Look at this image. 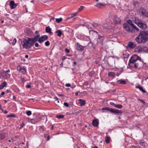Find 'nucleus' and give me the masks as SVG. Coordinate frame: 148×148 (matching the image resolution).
Masks as SVG:
<instances>
[{"label": "nucleus", "instance_id": "obj_1", "mask_svg": "<svg viewBox=\"0 0 148 148\" xmlns=\"http://www.w3.org/2000/svg\"><path fill=\"white\" fill-rule=\"evenodd\" d=\"M35 34L36 35H34V37L33 38H28V40L24 38L23 39L21 43L24 47L27 49L30 48L34 45V42L38 40L40 37V34L37 31L35 32Z\"/></svg>", "mask_w": 148, "mask_h": 148}, {"label": "nucleus", "instance_id": "obj_2", "mask_svg": "<svg viewBox=\"0 0 148 148\" xmlns=\"http://www.w3.org/2000/svg\"><path fill=\"white\" fill-rule=\"evenodd\" d=\"M135 40L138 43H145L148 40V31H141Z\"/></svg>", "mask_w": 148, "mask_h": 148}, {"label": "nucleus", "instance_id": "obj_3", "mask_svg": "<svg viewBox=\"0 0 148 148\" xmlns=\"http://www.w3.org/2000/svg\"><path fill=\"white\" fill-rule=\"evenodd\" d=\"M135 25L132 23L130 20H129L127 21V23H125L123 24V27L125 30L128 32L133 33L134 31L133 27Z\"/></svg>", "mask_w": 148, "mask_h": 148}, {"label": "nucleus", "instance_id": "obj_4", "mask_svg": "<svg viewBox=\"0 0 148 148\" xmlns=\"http://www.w3.org/2000/svg\"><path fill=\"white\" fill-rule=\"evenodd\" d=\"M136 23L138 27L141 29H145L147 28L146 23L141 20H138Z\"/></svg>", "mask_w": 148, "mask_h": 148}, {"label": "nucleus", "instance_id": "obj_5", "mask_svg": "<svg viewBox=\"0 0 148 148\" xmlns=\"http://www.w3.org/2000/svg\"><path fill=\"white\" fill-rule=\"evenodd\" d=\"M103 111H104L103 110H106L108 111H109L110 112L113 113H116V114L118 115H121L122 113V111L114 109L112 108L109 109L108 107L103 108L102 109Z\"/></svg>", "mask_w": 148, "mask_h": 148}, {"label": "nucleus", "instance_id": "obj_6", "mask_svg": "<svg viewBox=\"0 0 148 148\" xmlns=\"http://www.w3.org/2000/svg\"><path fill=\"white\" fill-rule=\"evenodd\" d=\"M135 51L136 52L139 53L143 52L148 53V48L146 46H144L138 47L136 48Z\"/></svg>", "mask_w": 148, "mask_h": 148}, {"label": "nucleus", "instance_id": "obj_7", "mask_svg": "<svg viewBox=\"0 0 148 148\" xmlns=\"http://www.w3.org/2000/svg\"><path fill=\"white\" fill-rule=\"evenodd\" d=\"M139 11L142 15L147 17L148 11H147L145 8L143 7L141 8L139 10Z\"/></svg>", "mask_w": 148, "mask_h": 148}, {"label": "nucleus", "instance_id": "obj_8", "mask_svg": "<svg viewBox=\"0 0 148 148\" xmlns=\"http://www.w3.org/2000/svg\"><path fill=\"white\" fill-rule=\"evenodd\" d=\"M48 38V37L46 35H44L40 38H39L38 41L39 43H42L44 41L47 40Z\"/></svg>", "mask_w": 148, "mask_h": 148}, {"label": "nucleus", "instance_id": "obj_9", "mask_svg": "<svg viewBox=\"0 0 148 148\" xmlns=\"http://www.w3.org/2000/svg\"><path fill=\"white\" fill-rule=\"evenodd\" d=\"M17 70L19 72H21L23 74L25 73L26 72V69L25 68H22L20 65H18L17 66Z\"/></svg>", "mask_w": 148, "mask_h": 148}, {"label": "nucleus", "instance_id": "obj_10", "mask_svg": "<svg viewBox=\"0 0 148 148\" xmlns=\"http://www.w3.org/2000/svg\"><path fill=\"white\" fill-rule=\"evenodd\" d=\"M104 40V37L103 36H99L97 40V43L101 45H103V42Z\"/></svg>", "mask_w": 148, "mask_h": 148}, {"label": "nucleus", "instance_id": "obj_11", "mask_svg": "<svg viewBox=\"0 0 148 148\" xmlns=\"http://www.w3.org/2000/svg\"><path fill=\"white\" fill-rule=\"evenodd\" d=\"M137 57L139 59V61L138 62H135V63L134 64V67L136 69H139L140 68L141 66V65L140 64H142V63L140 61V59L141 58L140 57H139L138 56H137Z\"/></svg>", "mask_w": 148, "mask_h": 148}, {"label": "nucleus", "instance_id": "obj_12", "mask_svg": "<svg viewBox=\"0 0 148 148\" xmlns=\"http://www.w3.org/2000/svg\"><path fill=\"white\" fill-rule=\"evenodd\" d=\"M114 21L115 23L116 24H119L121 23V20L120 18L116 16L114 17Z\"/></svg>", "mask_w": 148, "mask_h": 148}, {"label": "nucleus", "instance_id": "obj_13", "mask_svg": "<svg viewBox=\"0 0 148 148\" xmlns=\"http://www.w3.org/2000/svg\"><path fill=\"white\" fill-rule=\"evenodd\" d=\"M136 44L134 42H128L127 46L131 49H133L134 48L136 47Z\"/></svg>", "mask_w": 148, "mask_h": 148}, {"label": "nucleus", "instance_id": "obj_14", "mask_svg": "<svg viewBox=\"0 0 148 148\" xmlns=\"http://www.w3.org/2000/svg\"><path fill=\"white\" fill-rule=\"evenodd\" d=\"M9 5L12 9L14 8L17 5L15 3L14 1H11L10 2Z\"/></svg>", "mask_w": 148, "mask_h": 148}, {"label": "nucleus", "instance_id": "obj_15", "mask_svg": "<svg viewBox=\"0 0 148 148\" xmlns=\"http://www.w3.org/2000/svg\"><path fill=\"white\" fill-rule=\"evenodd\" d=\"M138 60V58L135 59L134 57H132L130 58L129 61V64L130 63L134 64L135 62H136Z\"/></svg>", "mask_w": 148, "mask_h": 148}, {"label": "nucleus", "instance_id": "obj_16", "mask_svg": "<svg viewBox=\"0 0 148 148\" xmlns=\"http://www.w3.org/2000/svg\"><path fill=\"white\" fill-rule=\"evenodd\" d=\"M119 101L121 102H124L126 100V98L123 96H119L117 98Z\"/></svg>", "mask_w": 148, "mask_h": 148}, {"label": "nucleus", "instance_id": "obj_17", "mask_svg": "<svg viewBox=\"0 0 148 148\" xmlns=\"http://www.w3.org/2000/svg\"><path fill=\"white\" fill-rule=\"evenodd\" d=\"M84 47H83L82 46L79 44L78 43L76 46V48L77 49L80 51H82L84 49Z\"/></svg>", "mask_w": 148, "mask_h": 148}, {"label": "nucleus", "instance_id": "obj_18", "mask_svg": "<svg viewBox=\"0 0 148 148\" xmlns=\"http://www.w3.org/2000/svg\"><path fill=\"white\" fill-rule=\"evenodd\" d=\"M79 101V103L81 106H84L86 103V101L82 99H79L78 100Z\"/></svg>", "mask_w": 148, "mask_h": 148}, {"label": "nucleus", "instance_id": "obj_19", "mask_svg": "<svg viewBox=\"0 0 148 148\" xmlns=\"http://www.w3.org/2000/svg\"><path fill=\"white\" fill-rule=\"evenodd\" d=\"M99 124L98 121L94 119L92 122V125L95 127H97L98 126Z\"/></svg>", "mask_w": 148, "mask_h": 148}, {"label": "nucleus", "instance_id": "obj_20", "mask_svg": "<svg viewBox=\"0 0 148 148\" xmlns=\"http://www.w3.org/2000/svg\"><path fill=\"white\" fill-rule=\"evenodd\" d=\"M51 29L48 26L46 27L45 31L46 32L49 33V34H52V32H51Z\"/></svg>", "mask_w": 148, "mask_h": 148}, {"label": "nucleus", "instance_id": "obj_21", "mask_svg": "<svg viewBox=\"0 0 148 148\" xmlns=\"http://www.w3.org/2000/svg\"><path fill=\"white\" fill-rule=\"evenodd\" d=\"M6 134L5 133H0V139H4L5 137Z\"/></svg>", "mask_w": 148, "mask_h": 148}, {"label": "nucleus", "instance_id": "obj_22", "mask_svg": "<svg viewBox=\"0 0 148 148\" xmlns=\"http://www.w3.org/2000/svg\"><path fill=\"white\" fill-rule=\"evenodd\" d=\"M136 87L137 88H139L140 90L141 91H142L143 92H145L146 91L145 90H144L143 88L139 86H136Z\"/></svg>", "mask_w": 148, "mask_h": 148}, {"label": "nucleus", "instance_id": "obj_23", "mask_svg": "<svg viewBox=\"0 0 148 148\" xmlns=\"http://www.w3.org/2000/svg\"><path fill=\"white\" fill-rule=\"evenodd\" d=\"M56 33L57 34V35L59 37H60L62 34L61 31L60 30H57Z\"/></svg>", "mask_w": 148, "mask_h": 148}, {"label": "nucleus", "instance_id": "obj_24", "mask_svg": "<svg viewBox=\"0 0 148 148\" xmlns=\"http://www.w3.org/2000/svg\"><path fill=\"white\" fill-rule=\"evenodd\" d=\"M119 82V83L121 84H125L126 83V82L125 80L121 79L117 81Z\"/></svg>", "mask_w": 148, "mask_h": 148}, {"label": "nucleus", "instance_id": "obj_25", "mask_svg": "<svg viewBox=\"0 0 148 148\" xmlns=\"http://www.w3.org/2000/svg\"><path fill=\"white\" fill-rule=\"evenodd\" d=\"M123 56L124 58H127L128 57V54L126 53L125 52H123Z\"/></svg>", "mask_w": 148, "mask_h": 148}, {"label": "nucleus", "instance_id": "obj_26", "mask_svg": "<svg viewBox=\"0 0 148 148\" xmlns=\"http://www.w3.org/2000/svg\"><path fill=\"white\" fill-rule=\"evenodd\" d=\"M62 20V19L61 18H56V22L58 23H60Z\"/></svg>", "mask_w": 148, "mask_h": 148}, {"label": "nucleus", "instance_id": "obj_27", "mask_svg": "<svg viewBox=\"0 0 148 148\" xmlns=\"http://www.w3.org/2000/svg\"><path fill=\"white\" fill-rule=\"evenodd\" d=\"M77 14V12H75V13H72L71 14V16L70 17L68 18H67V19H66V20H67L69 19H70V18H72L74 16H76V15Z\"/></svg>", "mask_w": 148, "mask_h": 148}, {"label": "nucleus", "instance_id": "obj_28", "mask_svg": "<svg viewBox=\"0 0 148 148\" xmlns=\"http://www.w3.org/2000/svg\"><path fill=\"white\" fill-rule=\"evenodd\" d=\"M92 26L93 28H97V27L98 26V24L96 23H94L92 24Z\"/></svg>", "mask_w": 148, "mask_h": 148}, {"label": "nucleus", "instance_id": "obj_29", "mask_svg": "<svg viewBox=\"0 0 148 148\" xmlns=\"http://www.w3.org/2000/svg\"><path fill=\"white\" fill-rule=\"evenodd\" d=\"M93 43H92L91 41L90 42L88 45V46L90 47H92L94 48H95V47H93Z\"/></svg>", "mask_w": 148, "mask_h": 148}, {"label": "nucleus", "instance_id": "obj_30", "mask_svg": "<svg viewBox=\"0 0 148 148\" xmlns=\"http://www.w3.org/2000/svg\"><path fill=\"white\" fill-rule=\"evenodd\" d=\"M103 5V4L101 3H98L95 5V6L98 8H100Z\"/></svg>", "mask_w": 148, "mask_h": 148}, {"label": "nucleus", "instance_id": "obj_31", "mask_svg": "<svg viewBox=\"0 0 148 148\" xmlns=\"http://www.w3.org/2000/svg\"><path fill=\"white\" fill-rule=\"evenodd\" d=\"M110 138L109 137L106 136V137L105 141L107 143H108L110 142Z\"/></svg>", "mask_w": 148, "mask_h": 148}, {"label": "nucleus", "instance_id": "obj_32", "mask_svg": "<svg viewBox=\"0 0 148 148\" xmlns=\"http://www.w3.org/2000/svg\"><path fill=\"white\" fill-rule=\"evenodd\" d=\"M108 75L111 77H114L115 74L113 72H109L108 74Z\"/></svg>", "mask_w": 148, "mask_h": 148}, {"label": "nucleus", "instance_id": "obj_33", "mask_svg": "<svg viewBox=\"0 0 148 148\" xmlns=\"http://www.w3.org/2000/svg\"><path fill=\"white\" fill-rule=\"evenodd\" d=\"M115 107L118 108H121L122 107V106L120 104H116Z\"/></svg>", "mask_w": 148, "mask_h": 148}, {"label": "nucleus", "instance_id": "obj_34", "mask_svg": "<svg viewBox=\"0 0 148 148\" xmlns=\"http://www.w3.org/2000/svg\"><path fill=\"white\" fill-rule=\"evenodd\" d=\"M1 85L4 87L6 86L7 84L5 82H4L2 83Z\"/></svg>", "mask_w": 148, "mask_h": 148}, {"label": "nucleus", "instance_id": "obj_35", "mask_svg": "<svg viewBox=\"0 0 148 148\" xmlns=\"http://www.w3.org/2000/svg\"><path fill=\"white\" fill-rule=\"evenodd\" d=\"M56 117L58 119H62L64 117V116L63 115H58L56 116Z\"/></svg>", "mask_w": 148, "mask_h": 148}, {"label": "nucleus", "instance_id": "obj_36", "mask_svg": "<svg viewBox=\"0 0 148 148\" xmlns=\"http://www.w3.org/2000/svg\"><path fill=\"white\" fill-rule=\"evenodd\" d=\"M16 116L15 115L13 114H11L10 115H9L7 116V117L8 118L11 117H15Z\"/></svg>", "mask_w": 148, "mask_h": 148}, {"label": "nucleus", "instance_id": "obj_37", "mask_svg": "<svg viewBox=\"0 0 148 148\" xmlns=\"http://www.w3.org/2000/svg\"><path fill=\"white\" fill-rule=\"evenodd\" d=\"M26 113L27 115L30 116L32 114V112L31 111L29 110L26 112Z\"/></svg>", "mask_w": 148, "mask_h": 148}, {"label": "nucleus", "instance_id": "obj_38", "mask_svg": "<svg viewBox=\"0 0 148 148\" xmlns=\"http://www.w3.org/2000/svg\"><path fill=\"white\" fill-rule=\"evenodd\" d=\"M45 45L46 46H49L50 45V43L49 41H46L45 43Z\"/></svg>", "mask_w": 148, "mask_h": 148}, {"label": "nucleus", "instance_id": "obj_39", "mask_svg": "<svg viewBox=\"0 0 148 148\" xmlns=\"http://www.w3.org/2000/svg\"><path fill=\"white\" fill-rule=\"evenodd\" d=\"M140 145L143 147H144L145 146V144L144 142L140 141Z\"/></svg>", "mask_w": 148, "mask_h": 148}, {"label": "nucleus", "instance_id": "obj_40", "mask_svg": "<svg viewBox=\"0 0 148 148\" xmlns=\"http://www.w3.org/2000/svg\"><path fill=\"white\" fill-rule=\"evenodd\" d=\"M84 7L83 6H81L78 9V11L79 12H80L84 8Z\"/></svg>", "mask_w": 148, "mask_h": 148}, {"label": "nucleus", "instance_id": "obj_41", "mask_svg": "<svg viewBox=\"0 0 148 148\" xmlns=\"http://www.w3.org/2000/svg\"><path fill=\"white\" fill-rule=\"evenodd\" d=\"M16 40L15 38H14V40H13V42L12 43L13 45H14L16 43Z\"/></svg>", "mask_w": 148, "mask_h": 148}, {"label": "nucleus", "instance_id": "obj_42", "mask_svg": "<svg viewBox=\"0 0 148 148\" xmlns=\"http://www.w3.org/2000/svg\"><path fill=\"white\" fill-rule=\"evenodd\" d=\"M64 105L66 107H69V104H68V103H67L66 102H64Z\"/></svg>", "mask_w": 148, "mask_h": 148}, {"label": "nucleus", "instance_id": "obj_43", "mask_svg": "<svg viewBox=\"0 0 148 148\" xmlns=\"http://www.w3.org/2000/svg\"><path fill=\"white\" fill-rule=\"evenodd\" d=\"M133 29L134 31V29L136 30L137 31H139V29L135 25V26L134 27H133ZM135 32V31H134Z\"/></svg>", "mask_w": 148, "mask_h": 148}, {"label": "nucleus", "instance_id": "obj_44", "mask_svg": "<svg viewBox=\"0 0 148 148\" xmlns=\"http://www.w3.org/2000/svg\"><path fill=\"white\" fill-rule=\"evenodd\" d=\"M138 101H140L141 102H142L143 104H145V102L143 100H142L140 99H138Z\"/></svg>", "mask_w": 148, "mask_h": 148}, {"label": "nucleus", "instance_id": "obj_45", "mask_svg": "<svg viewBox=\"0 0 148 148\" xmlns=\"http://www.w3.org/2000/svg\"><path fill=\"white\" fill-rule=\"evenodd\" d=\"M24 125H25V124L23 123H22L21 124V127H20V129L22 128H23L24 127Z\"/></svg>", "mask_w": 148, "mask_h": 148}, {"label": "nucleus", "instance_id": "obj_46", "mask_svg": "<svg viewBox=\"0 0 148 148\" xmlns=\"http://www.w3.org/2000/svg\"><path fill=\"white\" fill-rule=\"evenodd\" d=\"M65 51L66 52V53H68L69 52L70 50L67 48H66L65 49Z\"/></svg>", "mask_w": 148, "mask_h": 148}, {"label": "nucleus", "instance_id": "obj_47", "mask_svg": "<svg viewBox=\"0 0 148 148\" xmlns=\"http://www.w3.org/2000/svg\"><path fill=\"white\" fill-rule=\"evenodd\" d=\"M21 81L22 82L24 83L25 81V79L24 78H23L22 77H21Z\"/></svg>", "mask_w": 148, "mask_h": 148}, {"label": "nucleus", "instance_id": "obj_48", "mask_svg": "<svg viewBox=\"0 0 148 148\" xmlns=\"http://www.w3.org/2000/svg\"><path fill=\"white\" fill-rule=\"evenodd\" d=\"M103 29H105V31H107L108 29V28L107 27H104Z\"/></svg>", "mask_w": 148, "mask_h": 148}, {"label": "nucleus", "instance_id": "obj_49", "mask_svg": "<svg viewBox=\"0 0 148 148\" xmlns=\"http://www.w3.org/2000/svg\"><path fill=\"white\" fill-rule=\"evenodd\" d=\"M66 58V57L65 56H63L62 57V61L64 60Z\"/></svg>", "mask_w": 148, "mask_h": 148}, {"label": "nucleus", "instance_id": "obj_50", "mask_svg": "<svg viewBox=\"0 0 148 148\" xmlns=\"http://www.w3.org/2000/svg\"><path fill=\"white\" fill-rule=\"evenodd\" d=\"M110 104L111 105H112L113 106H114L115 107V104L113 102H111L110 103Z\"/></svg>", "mask_w": 148, "mask_h": 148}, {"label": "nucleus", "instance_id": "obj_51", "mask_svg": "<svg viewBox=\"0 0 148 148\" xmlns=\"http://www.w3.org/2000/svg\"><path fill=\"white\" fill-rule=\"evenodd\" d=\"M25 87L27 88H30L31 87V86L29 85H26Z\"/></svg>", "mask_w": 148, "mask_h": 148}, {"label": "nucleus", "instance_id": "obj_52", "mask_svg": "<svg viewBox=\"0 0 148 148\" xmlns=\"http://www.w3.org/2000/svg\"><path fill=\"white\" fill-rule=\"evenodd\" d=\"M43 126H40L39 127V129H42V131H44V129L43 128V127H42Z\"/></svg>", "mask_w": 148, "mask_h": 148}, {"label": "nucleus", "instance_id": "obj_53", "mask_svg": "<svg viewBox=\"0 0 148 148\" xmlns=\"http://www.w3.org/2000/svg\"><path fill=\"white\" fill-rule=\"evenodd\" d=\"M131 148H140L139 147H136L135 146H132Z\"/></svg>", "mask_w": 148, "mask_h": 148}, {"label": "nucleus", "instance_id": "obj_54", "mask_svg": "<svg viewBox=\"0 0 148 148\" xmlns=\"http://www.w3.org/2000/svg\"><path fill=\"white\" fill-rule=\"evenodd\" d=\"M35 45L36 47H37L38 46L39 44L38 43L36 42L35 43Z\"/></svg>", "mask_w": 148, "mask_h": 148}, {"label": "nucleus", "instance_id": "obj_55", "mask_svg": "<svg viewBox=\"0 0 148 148\" xmlns=\"http://www.w3.org/2000/svg\"><path fill=\"white\" fill-rule=\"evenodd\" d=\"M66 86L67 87H70L71 84H66Z\"/></svg>", "mask_w": 148, "mask_h": 148}, {"label": "nucleus", "instance_id": "obj_56", "mask_svg": "<svg viewBox=\"0 0 148 148\" xmlns=\"http://www.w3.org/2000/svg\"><path fill=\"white\" fill-rule=\"evenodd\" d=\"M3 86L1 85H0V89H3Z\"/></svg>", "mask_w": 148, "mask_h": 148}, {"label": "nucleus", "instance_id": "obj_57", "mask_svg": "<svg viewBox=\"0 0 148 148\" xmlns=\"http://www.w3.org/2000/svg\"><path fill=\"white\" fill-rule=\"evenodd\" d=\"M4 72L5 73H9V72H10V70H8L7 71H4Z\"/></svg>", "mask_w": 148, "mask_h": 148}, {"label": "nucleus", "instance_id": "obj_58", "mask_svg": "<svg viewBox=\"0 0 148 148\" xmlns=\"http://www.w3.org/2000/svg\"><path fill=\"white\" fill-rule=\"evenodd\" d=\"M5 94V92H2L1 93V95H4Z\"/></svg>", "mask_w": 148, "mask_h": 148}, {"label": "nucleus", "instance_id": "obj_59", "mask_svg": "<svg viewBox=\"0 0 148 148\" xmlns=\"http://www.w3.org/2000/svg\"><path fill=\"white\" fill-rule=\"evenodd\" d=\"M78 147V146L76 145H75L74 146V148H76V147Z\"/></svg>", "mask_w": 148, "mask_h": 148}, {"label": "nucleus", "instance_id": "obj_60", "mask_svg": "<svg viewBox=\"0 0 148 148\" xmlns=\"http://www.w3.org/2000/svg\"><path fill=\"white\" fill-rule=\"evenodd\" d=\"M76 64H77V62H73V64L74 65H76Z\"/></svg>", "mask_w": 148, "mask_h": 148}, {"label": "nucleus", "instance_id": "obj_61", "mask_svg": "<svg viewBox=\"0 0 148 148\" xmlns=\"http://www.w3.org/2000/svg\"><path fill=\"white\" fill-rule=\"evenodd\" d=\"M8 112V111L6 110H5L4 112V113L5 114H6Z\"/></svg>", "mask_w": 148, "mask_h": 148}, {"label": "nucleus", "instance_id": "obj_62", "mask_svg": "<svg viewBox=\"0 0 148 148\" xmlns=\"http://www.w3.org/2000/svg\"><path fill=\"white\" fill-rule=\"evenodd\" d=\"M79 92V91H78V92H76L75 93V96H77L78 95V92Z\"/></svg>", "mask_w": 148, "mask_h": 148}, {"label": "nucleus", "instance_id": "obj_63", "mask_svg": "<svg viewBox=\"0 0 148 148\" xmlns=\"http://www.w3.org/2000/svg\"><path fill=\"white\" fill-rule=\"evenodd\" d=\"M25 57L26 58H28V56L27 55H25Z\"/></svg>", "mask_w": 148, "mask_h": 148}, {"label": "nucleus", "instance_id": "obj_64", "mask_svg": "<svg viewBox=\"0 0 148 148\" xmlns=\"http://www.w3.org/2000/svg\"><path fill=\"white\" fill-rule=\"evenodd\" d=\"M54 99H56V100H58V98L57 97H54Z\"/></svg>", "mask_w": 148, "mask_h": 148}]
</instances>
